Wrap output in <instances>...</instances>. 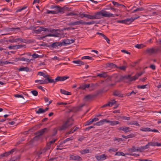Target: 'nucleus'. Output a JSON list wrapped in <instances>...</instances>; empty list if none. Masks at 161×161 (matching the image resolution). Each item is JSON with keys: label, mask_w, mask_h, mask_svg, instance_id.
<instances>
[{"label": "nucleus", "mask_w": 161, "mask_h": 161, "mask_svg": "<svg viewBox=\"0 0 161 161\" xmlns=\"http://www.w3.org/2000/svg\"><path fill=\"white\" fill-rule=\"evenodd\" d=\"M15 151V149H12L10 151L8 152H6L4 153H3L2 156L3 157H7L9 156L10 154L13 153Z\"/></svg>", "instance_id": "2eb2a0df"}, {"label": "nucleus", "mask_w": 161, "mask_h": 161, "mask_svg": "<svg viewBox=\"0 0 161 161\" xmlns=\"http://www.w3.org/2000/svg\"><path fill=\"white\" fill-rule=\"evenodd\" d=\"M47 36H54L55 37H57L58 35H57V34H49L45 36H43L42 37H41V38H45V37Z\"/></svg>", "instance_id": "473e14b6"}, {"label": "nucleus", "mask_w": 161, "mask_h": 161, "mask_svg": "<svg viewBox=\"0 0 161 161\" xmlns=\"http://www.w3.org/2000/svg\"><path fill=\"white\" fill-rule=\"evenodd\" d=\"M118 15L116 14H112L109 13L106 11H104L103 12V16L107 17H115V16H118Z\"/></svg>", "instance_id": "0eeeda50"}, {"label": "nucleus", "mask_w": 161, "mask_h": 161, "mask_svg": "<svg viewBox=\"0 0 161 161\" xmlns=\"http://www.w3.org/2000/svg\"><path fill=\"white\" fill-rule=\"evenodd\" d=\"M107 119H102L100 120L99 121L97 122H96L95 124H94V125H97V126H100L101 125L103 124L105 122H106Z\"/></svg>", "instance_id": "412c9836"}, {"label": "nucleus", "mask_w": 161, "mask_h": 161, "mask_svg": "<svg viewBox=\"0 0 161 161\" xmlns=\"http://www.w3.org/2000/svg\"><path fill=\"white\" fill-rule=\"evenodd\" d=\"M80 24L82 25V20H80L79 21H75L73 22H69L67 25L69 26L79 25Z\"/></svg>", "instance_id": "9b49d317"}, {"label": "nucleus", "mask_w": 161, "mask_h": 161, "mask_svg": "<svg viewBox=\"0 0 161 161\" xmlns=\"http://www.w3.org/2000/svg\"><path fill=\"white\" fill-rule=\"evenodd\" d=\"M25 42L26 41V40L25 39H23L22 38H17L15 39V42Z\"/></svg>", "instance_id": "e433bc0d"}, {"label": "nucleus", "mask_w": 161, "mask_h": 161, "mask_svg": "<svg viewBox=\"0 0 161 161\" xmlns=\"http://www.w3.org/2000/svg\"><path fill=\"white\" fill-rule=\"evenodd\" d=\"M47 29L48 31H47L48 32H50L53 33V34H57L58 35V34L57 32V30L55 29H48L47 28Z\"/></svg>", "instance_id": "a878e982"}, {"label": "nucleus", "mask_w": 161, "mask_h": 161, "mask_svg": "<svg viewBox=\"0 0 161 161\" xmlns=\"http://www.w3.org/2000/svg\"><path fill=\"white\" fill-rule=\"evenodd\" d=\"M14 96L16 97H21L23 99H24V97L23 96L21 95H19V94H16L14 95Z\"/></svg>", "instance_id": "680f3d73"}, {"label": "nucleus", "mask_w": 161, "mask_h": 161, "mask_svg": "<svg viewBox=\"0 0 161 161\" xmlns=\"http://www.w3.org/2000/svg\"><path fill=\"white\" fill-rule=\"evenodd\" d=\"M32 94L34 96H36L38 95V92L36 90H33L31 91Z\"/></svg>", "instance_id": "6e6d98bb"}, {"label": "nucleus", "mask_w": 161, "mask_h": 161, "mask_svg": "<svg viewBox=\"0 0 161 161\" xmlns=\"http://www.w3.org/2000/svg\"><path fill=\"white\" fill-rule=\"evenodd\" d=\"M107 156L105 154H103L100 156H96L95 158L98 161L104 160L106 159Z\"/></svg>", "instance_id": "9d476101"}, {"label": "nucleus", "mask_w": 161, "mask_h": 161, "mask_svg": "<svg viewBox=\"0 0 161 161\" xmlns=\"http://www.w3.org/2000/svg\"><path fill=\"white\" fill-rule=\"evenodd\" d=\"M9 30L11 31L16 30L17 32H19L21 31V29L19 27L12 28L9 29Z\"/></svg>", "instance_id": "f704fd0d"}, {"label": "nucleus", "mask_w": 161, "mask_h": 161, "mask_svg": "<svg viewBox=\"0 0 161 161\" xmlns=\"http://www.w3.org/2000/svg\"><path fill=\"white\" fill-rule=\"evenodd\" d=\"M72 62L74 63L78 64V66H80L84 64V62L79 59L74 60Z\"/></svg>", "instance_id": "6ab92c4d"}, {"label": "nucleus", "mask_w": 161, "mask_h": 161, "mask_svg": "<svg viewBox=\"0 0 161 161\" xmlns=\"http://www.w3.org/2000/svg\"><path fill=\"white\" fill-rule=\"evenodd\" d=\"M156 42L157 43L158 45H161V39H159L158 40H156Z\"/></svg>", "instance_id": "774afa93"}, {"label": "nucleus", "mask_w": 161, "mask_h": 161, "mask_svg": "<svg viewBox=\"0 0 161 161\" xmlns=\"http://www.w3.org/2000/svg\"><path fill=\"white\" fill-rule=\"evenodd\" d=\"M123 140L122 139V138H117V137H114V141H117L118 142H119L120 141H123Z\"/></svg>", "instance_id": "603ef678"}, {"label": "nucleus", "mask_w": 161, "mask_h": 161, "mask_svg": "<svg viewBox=\"0 0 161 161\" xmlns=\"http://www.w3.org/2000/svg\"><path fill=\"white\" fill-rule=\"evenodd\" d=\"M136 19H137L136 18L131 17L130 18H127L125 19V24L127 25L130 24Z\"/></svg>", "instance_id": "4468645a"}, {"label": "nucleus", "mask_w": 161, "mask_h": 161, "mask_svg": "<svg viewBox=\"0 0 161 161\" xmlns=\"http://www.w3.org/2000/svg\"><path fill=\"white\" fill-rule=\"evenodd\" d=\"M8 48L10 49H16V45L10 46L8 47Z\"/></svg>", "instance_id": "0e129e2a"}, {"label": "nucleus", "mask_w": 161, "mask_h": 161, "mask_svg": "<svg viewBox=\"0 0 161 161\" xmlns=\"http://www.w3.org/2000/svg\"><path fill=\"white\" fill-rule=\"evenodd\" d=\"M129 151L131 152H136V151H141V147H138V148L135 147V146H132V148H130L129 150Z\"/></svg>", "instance_id": "dca6fc26"}, {"label": "nucleus", "mask_w": 161, "mask_h": 161, "mask_svg": "<svg viewBox=\"0 0 161 161\" xmlns=\"http://www.w3.org/2000/svg\"><path fill=\"white\" fill-rule=\"evenodd\" d=\"M70 159L73 160L81 161L82 159L80 156L78 155H71L70 157Z\"/></svg>", "instance_id": "1a4fd4ad"}, {"label": "nucleus", "mask_w": 161, "mask_h": 161, "mask_svg": "<svg viewBox=\"0 0 161 161\" xmlns=\"http://www.w3.org/2000/svg\"><path fill=\"white\" fill-rule=\"evenodd\" d=\"M49 130L47 128H44L39 131L36 132L35 133L36 136L35 137V138H38L40 136L42 135L43 134L45 133H47Z\"/></svg>", "instance_id": "20e7f679"}, {"label": "nucleus", "mask_w": 161, "mask_h": 161, "mask_svg": "<svg viewBox=\"0 0 161 161\" xmlns=\"http://www.w3.org/2000/svg\"><path fill=\"white\" fill-rule=\"evenodd\" d=\"M61 44L60 42H55L50 44V46L51 48H55L58 46H61Z\"/></svg>", "instance_id": "aec40b11"}, {"label": "nucleus", "mask_w": 161, "mask_h": 161, "mask_svg": "<svg viewBox=\"0 0 161 161\" xmlns=\"http://www.w3.org/2000/svg\"><path fill=\"white\" fill-rule=\"evenodd\" d=\"M14 64V63L13 62H8L7 61H0V66H3L4 64Z\"/></svg>", "instance_id": "72a5a7b5"}, {"label": "nucleus", "mask_w": 161, "mask_h": 161, "mask_svg": "<svg viewBox=\"0 0 161 161\" xmlns=\"http://www.w3.org/2000/svg\"><path fill=\"white\" fill-rule=\"evenodd\" d=\"M94 97V95H89L85 96L84 99L86 101H88L92 99Z\"/></svg>", "instance_id": "cd10ccee"}, {"label": "nucleus", "mask_w": 161, "mask_h": 161, "mask_svg": "<svg viewBox=\"0 0 161 161\" xmlns=\"http://www.w3.org/2000/svg\"><path fill=\"white\" fill-rule=\"evenodd\" d=\"M62 13H63L64 12V10H69V8L66 6H64L63 8H62Z\"/></svg>", "instance_id": "a18cd8bd"}, {"label": "nucleus", "mask_w": 161, "mask_h": 161, "mask_svg": "<svg viewBox=\"0 0 161 161\" xmlns=\"http://www.w3.org/2000/svg\"><path fill=\"white\" fill-rule=\"evenodd\" d=\"M104 39H105L107 41V42L108 43H109L110 40L105 35L103 36V37Z\"/></svg>", "instance_id": "052dcab7"}, {"label": "nucleus", "mask_w": 161, "mask_h": 161, "mask_svg": "<svg viewBox=\"0 0 161 161\" xmlns=\"http://www.w3.org/2000/svg\"><path fill=\"white\" fill-rule=\"evenodd\" d=\"M32 57L34 58H39H39L41 57L40 56L38 55V54H37L36 53H34L33 54H32Z\"/></svg>", "instance_id": "864d4df0"}, {"label": "nucleus", "mask_w": 161, "mask_h": 161, "mask_svg": "<svg viewBox=\"0 0 161 161\" xmlns=\"http://www.w3.org/2000/svg\"><path fill=\"white\" fill-rule=\"evenodd\" d=\"M56 12L54 11V10L53 11H50L49 10H47V14H56Z\"/></svg>", "instance_id": "bf43d9fd"}, {"label": "nucleus", "mask_w": 161, "mask_h": 161, "mask_svg": "<svg viewBox=\"0 0 161 161\" xmlns=\"http://www.w3.org/2000/svg\"><path fill=\"white\" fill-rule=\"evenodd\" d=\"M140 130L143 131H150L151 129L148 127L144 128L142 127L140 129Z\"/></svg>", "instance_id": "7c9ffc66"}, {"label": "nucleus", "mask_w": 161, "mask_h": 161, "mask_svg": "<svg viewBox=\"0 0 161 161\" xmlns=\"http://www.w3.org/2000/svg\"><path fill=\"white\" fill-rule=\"evenodd\" d=\"M95 23V22L94 21H92L90 22H86L85 21H83L82 20V25H93Z\"/></svg>", "instance_id": "b1692460"}, {"label": "nucleus", "mask_w": 161, "mask_h": 161, "mask_svg": "<svg viewBox=\"0 0 161 161\" xmlns=\"http://www.w3.org/2000/svg\"><path fill=\"white\" fill-rule=\"evenodd\" d=\"M93 123L92 121V119H90L87 121H86L85 123V125H90L92 124Z\"/></svg>", "instance_id": "4d7b16f0"}, {"label": "nucleus", "mask_w": 161, "mask_h": 161, "mask_svg": "<svg viewBox=\"0 0 161 161\" xmlns=\"http://www.w3.org/2000/svg\"><path fill=\"white\" fill-rule=\"evenodd\" d=\"M129 124L130 125H134L136 126H140V125L136 121H131L129 122Z\"/></svg>", "instance_id": "c9c22d12"}, {"label": "nucleus", "mask_w": 161, "mask_h": 161, "mask_svg": "<svg viewBox=\"0 0 161 161\" xmlns=\"http://www.w3.org/2000/svg\"><path fill=\"white\" fill-rule=\"evenodd\" d=\"M138 160L139 161H152L151 160H149L148 159H142L140 158Z\"/></svg>", "instance_id": "69168bd1"}, {"label": "nucleus", "mask_w": 161, "mask_h": 161, "mask_svg": "<svg viewBox=\"0 0 161 161\" xmlns=\"http://www.w3.org/2000/svg\"><path fill=\"white\" fill-rule=\"evenodd\" d=\"M51 144L49 142L48 143H47V146L46 147L49 149L51 147Z\"/></svg>", "instance_id": "338daca9"}, {"label": "nucleus", "mask_w": 161, "mask_h": 161, "mask_svg": "<svg viewBox=\"0 0 161 161\" xmlns=\"http://www.w3.org/2000/svg\"><path fill=\"white\" fill-rule=\"evenodd\" d=\"M135 47L138 49H141L144 47V46L143 44H136L135 46Z\"/></svg>", "instance_id": "4c0bfd02"}, {"label": "nucleus", "mask_w": 161, "mask_h": 161, "mask_svg": "<svg viewBox=\"0 0 161 161\" xmlns=\"http://www.w3.org/2000/svg\"><path fill=\"white\" fill-rule=\"evenodd\" d=\"M73 138L72 137H71L70 138H68L67 139H66L64 140V141H63V143H65L66 142H67L68 141H69L70 140H73Z\"/></svg>", "instance_id": "de8ad7c7"}, {"label": "nucleus", "mask_w": 161, "mask_h": 161, "mask_svg": "<svg viewBox=\"0 0 161 161\" xmlns=\"http://www.w3.org/2000/svg\"><path fill=\"white\" fill-rule=\"evenodd\" d=\"M37 27L39 28L38 29L33 30V31H34V32L36 34H39L42 31H48V30L47 29V28H45L43 27L42 26H38Z\"/></svg>", "instance_id": "39448f33"}, {"label": "nucleus", "mask_w": 161, "mask_h": 161, "mask_svg": "<svg viewBox=\"0 0 161 161\" xmlns=\"http://www.w3.org/2000/svg\"><path fill=\"white\" fill-rule=\"evenodd\" d=\"M85 17L87 18L88 19H93V15H92L90 14H86L84 15Z\"/></svg>", "instance_id": "09e8293b"}, {"label": "nucleus", "mask_w": 161, "mask_h": 161, "mask_svg": "<svg viewBox=\"0 0 161 161\" xmlns=\"http://www.w3.org/2000/svg\"><path fill=\"white\" fill-rule=\"evenodd\" d=\"M36 114H40L44 113V109L42 108H40L38 109L37 110H36Z\"/></svg>", "instance_id": "2f4dec72"}, {"label": "nucleus", "mask_w": 161, "mask_h": 161, "mask_svg": "<svg viewBox=\"0 0 161 161\" xmlns=\"http://www.w3.org/2000/svg\"><path fill=\"white\" fill-rule=\"evenodd\" d=\"M78 14L77 13H73L72 12H70L66 14L67 16H73V15H78Z\"/></svg>", "instance_id": "5fc2aeb1"}, {"label": "nucleus", "mask_w": 161, "mask_h": 161, "mask_svg": "<svg viewBox=\"0 0 161 161\" xmlns=\"http://www.w3.org/2000/svg\"><path fill=\"white\" fill-rule=\"evenodd\" d=\"M82 59H90V60H93V59L92 57H90L89 56H84L82 57Z\"/></svg>", "instance_id": "a19ab883"}, {"label": "nucleus", "mask_w": 161, "mask_h": 161, "mask_svg": "<svg viewBox=\"0 0 161 161\" xmlns=\"http://www.w3.org/2000/svg\"><path fill=\"white\" fill-rule=\"evenodd\" d=\"M51 8L55 9L54 11L57 12L56 14H58L59 12L62 13V8L60 6H52Z\"/></svg>", "instance_id": "ddd939ff"}, {"label": "nucleus", "mask_w": 161, "mask_h": 161, "mask_svg": "<svg viewBox=\"0 0 161 161\" xmlns=\"http://www.w3.org/2000/svg\"><path fill=\"white\" fill-rule=\"evenodd\" d=\"M106 123H109V125L112 126H114L116 125L117 124H119V121H110L109 120H107L106 121Z\"/></svg>", "instance_id": "f3484780"}, {"label": "nucleus", "mask_w": 161, "mask_h": 161, "mask_svg": "<svg viewBox=\"0 0 161 161\" xmlns=\"http://www.w3.org/2000/svg\"><path fill=\"white\" fill-rule=\"evenodd\" d=\"M122 119L128 120L130 119V118L129 117L123 116L122 117Z\"/></svg>", "instance_id": "e2e57ef3"}, {"label": "nucleus", "mask_w": 161, "mask_h": 161, "mask_svg": "<svg viewBox=\"0 0 161 161\" xmlns=\"http://www.w3.org/2000/svg\"><path fill=\"white\" fill-rule=\"evenodd\" d=\"M57 130L56 128H54L53 130V133H52L51 136H54L57 134Z\"/></svg>", "instance_id": "3c124183"}, {"label": "nucleus", "mask_w": 161, "mask_h": 161, "mask_svg": "<svg viewBox=\"0 0 161 161\" xmlns=\"http://www.w3.org/2000/svg\"><path fill=\"white\" fill-rule=\"evenodd\" d=\"M108 75L105 72H102V73L99 74L97 75V77H99L101 78H105L107 77Z\"/></svg>", "instance_id": "5701e85b"}, {"label": "nucleus", "mask_w": 161, "mask_h": 161, "mask_svg": "<svg viewBox=\"0 0 161 161\" xmlns=\"http://www.w3.org/2000/svg\"><path fill=\"white\" fill-rule=\"evenodd\" d=\"M149 145L148 144V143L146 145L144 146H141L140 147H141V150H142L146 149L149 148Z\"/></svg>", "instance_id": "ea45409f"}, {"label": "nucleus", "mask_w": 161, "mask_h": 161, "mask_svg": "<svg viewBox=\"0 0 161 161\" xmlns=\"http://www.w3.org/2000/svg\"><path fill=\"white\" fill-rule=\"evenodd\" d=\"M16 49H18L20 48H21L23 47L25 48L26 46L25 45H16Z\"/></svg>", "instance_id": "37998d69"}, {"label": "nucleus", "mask_w": 161, "mask_h": 161, "mask_svg": "<svg viewBox=\"0 0 161 161\" xmlns=\"http://www.w3.org/2000/svg\"><path fill=\"white\" fill-rule=\"evenodd\" d=\"M73 119L72 117L68 118L64 123L59 127V130H65L68 127L72 125L73 124Z\"/></svg>", "instance_id": "f03ea898"}, {"label": "nucleus", "mask_w": 161, "mask_h": 161, "mask_svg": "<svg viewBox=\"0 0 161 161\" xmlns=\"http://www.w3.org/2000/svg\"><path fill=\"white\" fill-rule=\"evenodd\" d=\"M147 86V85H138L137 86V87L138 88L140 89H144L146 88V86Z\"/></svg>", "instance_id": "8fccbe9b"}, {"label": "nucleus", "mask_w": 161, "mask_h": 161, "mask_svg": "<svg viewBox=\"0 0 161 161\" xmlns=\"http://www.w3.org/2000/svg\"><path fill=\"white\" fill-rule=\"evenodd\" d=\"M149 146H161V143H158L157 142H150L148 143Z\"/></svg>", "instance_id": "393cba45"}, {"label": "nucleus", "mask_w": 161, "mask_h": 161, "mask_svg": "<svg viewBox=\"0 0 161 161\" xmlns=\"http://www.w3.org/2000/svg\"><path fill=\"white\" fill-rule=\"evenodd\" d=\"M119 129L122 130L126 133L131 131L130 128L126 126H121L119 128Z\"/></svg>", "instance_id": "f8f14e48"}, {"label": "nucleus", "mask_w": 161, "mask_h": 161, "mask_svg": "<svg viewBox=\"0 0 161 161\" xmlns=\"http://www.w3.org/2000/svg\"><path fill=\"white\" fill-rule=\"evenodd\" d=\"M60 43L61 44V46H65L66 44H70L69 40L68 39H64L63 42H60Z\"/></svg>", "instance_id": "4be33fe9"}, {"label": "nucleus", "mask_w": 161, "mask_h": 161, "mask_svg": "<svg viewBox=\"0 0 161 161\" xmlns=\"http://www.w3.org/2000/svg\"><path fill=\"white\" fill-rule=\"evenodd\" d=\"M47 83H48V82L47 81L46 79L44 80H40V84H46Z\"/></svg>", "instance_id": "13d9d810"}, {"label": "nucleus", "mask_w": 161, "mask_h": 161, "mask_svg": "<svg viewBox=\"0 0 161 161\" xmlns=\"http://www.w3.org/2000/svg\"><path fill=\"white\" fill-rule=\"evenodd\" d=\"M89 152V150L87 149H85L80 151L82 154H85Z\"/></svg>", "instance_id": "c03bdc74"}, {"label": "nucleus", "mask_w": 161, "mask_h": 161, "mask_svg": "<svg viewBox=\"0 0 161 161\" xmlns=\"http://www.w3.org/2000/svg\"><path fill=\"white\" fill-rule=\"evenodd\" d=\"M113 95L116 96H118L120 97H122L123 95L121 93L120 91H115L113 93Z\"/></svg>", "instance_id": "a211bd4d"}, {"label": "nucleus", "mask_w": 161, "mask_h": 161, "mask_svg": "<svg viewBox=\"0 0 161 161\" xmlns=\"http://www.w3.org/2000/svg\"><path fill=\"white\" fill-rule=\"evenodd\" d=\"M126 67H127L125 66H122L120 67H118L117 66V68L121 70H123V71H125L126 69Z\"/></svg>", "instance_id": "79ce46f5"}, {"label": "nucleus", "mask_w": 161, "mask_h": 161, "mask_svg": "<svg viewBox=\"0 0 161 161\" xmlns=\"http://www.w3.org/2000/svg\"><path fill=\"white\" fill-rule=\"evenodd\" d=\"M60 91L61 92L62 94H64V95H71V92L67 91L64 89H61Z\"/></svg>", "instance_id": "bb28decb"}, {"label": "nucleus", "mask_w": 161, "mask_h": 161, "mask_svg": "<svg viewBox=\"0 0 161 161\" xmlns=\"http://www.w3.org/2000/svg\"><path fill=\"white\" fill-rule=\"evenodd\" d=\"M19 71H25L28 72L30 70V69L27 67H24L20 68L18 69Z\"/></svg>", "instance_id": "c85d7f7f"}, {"label": "nucleus", "mask_w": 161, "mask_h": 161, "mask_svg": "<svg viewBox=\"0 0 161 161\" xmlns=\"http://www.w3.org/2000/svg\"><path fill=\"white\" fill-rule=\"evenodd\" d=\"M32 59H30L29 58H25L24 57L22 58V61H26L28 63H29Z\"/></svg>", "instance_id": "49530a36"}, {"label": "nucleus", "mask_w": 161, "mask_h": 161, "mask_svg": "<svg viewBox=\"0 0 161 161\" xmlns=\"http://www.w3.org/2000/svg\"><path fill=\"white\" fill-rule=\"evenodd\" d=\"M69 77L67 76H58L55 80V83L57 81H64L69 78Z\"/></svg>", "instance_id": "423d86ee"}, {"label": "nucleus", "mask_w": 161, "mask_h": 161, "mask_svg": "<svg viewBox=\"0 0 161 161\" xmlns=\"http://www.w3.org/2000/svg\"><path fill=\"white\" fill-rule=\"evenodd\" d=\"M135 136V135L134 134H130L128 135L127 136H125L123 135H122V137H123V138H124L126 139H127L129 138H133V137H134Z\"/></svg>", "instance_id": "c756f323"}, {"label": "nucleus", "mask_w": 161, "mask_h": 161, "mask_svg": "<svg viewBox=\"0 0 161 161\" xmlns=\"http://www.w3.org/2000/svg\"><path fill=\"white\" fill-rule=\"evenodd\" d=\"M103 12L101 11L98 12L96 13L95 15H93V19H99L103 16Z\"/></svg>", "instance_id": "6e6552de"}, {"label": "nucleus", "mask_w": 161, "mask_h": 161, "mask_svg": "<svg viewBox=\"0 0 161 161\" xmlns=\"http://www.w3.org/2000/svg\"><path fill=\"white\" fill-rule=\"evenodd\" d=\"M144 73L143 72H141L137 73L135 76L132 77L131 76V75L121 76L119 80L120 81H123L126 83H129L136 80L138 78L139 76L142 75Z\"/></svg>", "instance_id": "f257e3e1"}, {"label": "nucleus", "mask_w": 161, "mask_h": 161, "mask_svg": "<svg viewBox=\"0 0 161 161\" xmlns=\"http://www.w3.org/2000/svg\"><path fill=\"white\" fill-rule=\"evenodd\" d=\"M50 76H48V78H47L46 79V80H47L48 81V82H47L48 83H55V80H54L53 79H50L49 78Z\"/></svg>", "instance_id": "58836bf2"}, {"label": "nucleus", "mask_w": 161, "mask_h": 161, "mask_svg": "<svg viewBox=\"0 0 161 161\" xmlns=\"http://www.w3.org/2000/svg\"><path fill=\"white\" fill-rule=\"evenodd\" d=\"M160 50L159 48H147L146 50V52L149 54V55H151L153 54H155L157 53L158 52H159Z\"/></svg>", "instance_id": "7ed1b4c3"}]
</instances>
